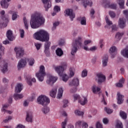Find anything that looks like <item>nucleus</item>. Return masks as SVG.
I'll return each mask as SVG.
<instances>
[{"instance_id": "obj_1", "label": "nucleus", "mask_w": 128, "mask_h": 128, "mask_svg": "<svg viewBox=\"0 0 128 128\" xmlns=\"http://www.w3.org/2000/svg\"><path fill=\"white\" fill-rule=\"evenodd\" d=\"M34 38L40 42H46L44 44V52L46 56H50V34L48 32L44 30H40L34 34Z\"/></svg>"}, {"instance_id": "obj_2", "label": "nucleus", "mask_w": 128, "mask_h": 128, "mask_svg": "<svg viewBox=\"0 0 128 128\" xmlns=\"http://www.w3.org/2000/svg\"><path fill=\"white\" fill-rule=\"evenodd\" d=\"M46 18L40 12H36L31 16L30 24L32 28H38L42 24H44Z\"/></svg>"}, {"instance_id": "obj_3", "label": "nucleus", "mask_w": 128, "mask_h": 128, "mask_svg": "<svg viewBox=\"0 0 128 128\" xmlns=\"http://www.w3.org/2000/svg\"><path fill=\"white\" fill-rule=\"evenodd\" d=\"M66 62H62L61 63V66L54 67L56 72L58 76H62V80L65 82H66L68 80V76L66 74H64V68H66Z\"/></svg>"}, {"instance_id": "obj_4", "label": "nucleus", "mask_w": 128, "mask_h": 128, "mask_svg": "<svg viewBox=\"0 0 128 128\" xmlns=\"http://www.w3.org/2000/svg\"><path fill=\"white\" fill-rule=\"evenodd\" d=\"M72 48L71 52V54L74 56V54L78 52V48L82 46V37H78V39L75 40V42L72 43Z\"/></svg>"}, {"instance_id": "obj_5", "label": "nucleus", "mask_w": 128, "mask_h": 128, "mask_svg": "<svg viewBox=\"0 0 128 128\" xmlns=\"http://www.w3.org/2000/svg\"><path fill=\"white\" fill-rule=\"evenodd\" d=\"M37 102L39 104H42V106H48L50 102L48 98L44 95L39 96L37 98Z\"/></svg>"}, {"instance_id": "obj_6", "label": "nucleus", "mask_w": 128, "mask_h": 128, "mask_svg": "<svg viewBox=\"0 0 128 128\" xmlns=\"http://www.w3.org/2000/svg\"><path fill=\"white\" fill-rule=\"evenodd\" d=\"M46 76V71L44 70V66H41L40 68L38 73L36 74V76L38 78L40 82H42L44 76Z\"/></svg>"}, {"instance_id": "obj_7", "label": "nucleus", "mask_w": 128, "mask_h": 128, "mask_svg": "<svg viewBox=\"0 0 128 128\" xmlns=\"http://www.w3.org/2000/svg\"><path fill=\"white\" fill-rule=\"evenodd\" d=\"M14 50L16 52V58H20V57L24 54V50L22 48L16 47Z\"/></svg>"}, {"instance_id": "obj_8", "label": "nucleus", "mask_w": 128, "mask_h": 128, "mask_svg": "<svg viewBox=\"0 0 128 128\" xmlns=\"http://www.w3.org/2000/svg\"><path fill=\"white\" fill-rule=\"evenodd\" d=\"M0 66L1 68V70L3 74H4V72H6L8 70V64L4 60H3L0 62Z\"/></svg>"}, {"instance_id": "obj_9", "label": "nucleus", "mask_w": 128, "mask_h": 128, "mask_svg": "<svg viewBox=\"0 0 128 128\" xmlns=\"http://www.w3.org/2000/svg\"><path fill=\"white\" fill-rule=\"evenodd\" d=\"M96 76L98 78V83L99 84H102V82H106V76L102 73L96 74Z\"/></svg>"}, {"instance_id": "obj_10", "label": "nucleus", "mask_w": 128, "mask_h": 128, "mask_svg": "<svg viewBox=\"0 0 128 128\" xmlns=\"http://www.w3.org/2000/svg\"><path fill=\"white\" fill-rule=\"evenodd\" d=\"M65 12L67 16H70V20H74V18H76V14L74 13L72 10V9H67L65 10Z\"/></svg>"}, {"instance_id": "obj_11", "label": "nucleus", "mask_w": 128, "mask_h": 128, "mask_svg": "<svg viewBox=\"0 0 128 128\" xmlns=\"http://www.w3.org/2000/svg\"><path fill=\"white\" fill-rule=\"evenodd\" d=\"M70 86H80V80L77 78H74L73 80L69 82Z\"/></svg>"}, {"instance_id": "obj_12", "label": "nucleus", "mask_w": 128, "mask_h": 128, "mask_svg": "<svg viewBox=\"0 0 128 128\" xmlns=\"http://www.w3.org/2000/svg\"><path fill=\"white\" fill-rule=\"evenodd\" d=\"M52 0H42L43 4H44V6L46 8V12H48V10L50 8H52Z\"/></svg>"}, {"instance_id": "obj_13", "label": "nucleus", "mask_w": 128, "mask_h": 128, "mask_svg": "<svg viewBox=\"0 0 128 128\" xmlns=\"http://www.w3.org/2000/svg\"><path fill=\"white\" fill-rule=\"evenodd\" d=\"M26 64V60L21 59L19 61L18 64V70H20V68H24Z\"/></svg>"}, {"instance_id": "obj_14", "label": "nucleus", "mask_w": 128, "mask_h": 128, "mask_svg": "<svg viewBox=\"0 0 128 128\" xmlns=\"http://www.w3.org/2000/svg\"><path fill=\"white\" fill-rule=\"evenodd\" d=\"M58 80V77H54V76H50L49 77V80H46V83L48 84H50L52 86Z\"/></svg>"}, {"instance_id": "obj_15", "label": "nucleus", "mask_w": 128, "mask_h": 128, "mask_svg": "<svg viewBox=\"0 0 128 128\" xmlns=\"http://www.w3.org/2000/svg\"><path fill=\"white\" fill-rule=\"evenodd\" d=\"M6 36L8 40L10 42H12V40H14V35H12V31L10 30H8L7 31Z\"/></svg>"}, {"instance_id": "obj_16", "label": "nucleus", "mask_w": 128, "mask_h": 128, "mask_svg": "<svg viewBox=\"0 0 128 128\" xmlns=\"http://www.w3.org/2000/svg\"><path fill=\"white\" fill-rule=\"evenodd\" d=\"M117 100L118 104H122L124 102V96L120 94V92L117 93Z\"/></svg>"}, {"instance_id": "obj_17", "label": "nucleus", "mask_w": 128, "mask_h": 128, "mask_svg": "<svg viewBox=\"0 0 128 128\" xmlns=\"http://www.w3.org/2000/svg\"><path fill=\"white\" fill-rule=\"evenodd\" d=\"M12 0H2L0 2V5L2 8H8V2Z\"/></svg>"}, {"instance_id": "obj_18", "label": "nucleus", "mask_w": 128, "mask_h": 128, "mask_svg": "<svg viewBox=\"0 0 128 128\" xmlns=\"http://www.w3.org/2000/svg\"><path fill=\"white\" fill-rule=\"evenodd\" d=\"M126 20L124 18H120L118 21V26L120 28H124L126 26Z\"/></svg>"}, {"instance_id": "obj_19", "label": "nucleus", "mask_w": 128, "mask_h": 128, "mask_svg": "<svg viewBox=\"0 0 128 128\" xmlns=\"http://www.w3.org/2000/svg\"><path fill=\"white\" fill-rule=\"evenodd\" d=\"M116 50H117V49L116 46H113L110 48V53L112 55L111 56L112 58H114L116 56V54L114 53V52H116Z\"/></svg>"}, {"instance_id": "obj_20", "label": "nucleus", "mask_w": 128, "mask_h": 128, "mask_svg": "<svg viewBox=\"0 0 128 128\" xmlns=\"http://www.w3.org/2000/svg\"><path fill=\"white\" fill-rule=\"evenodd\" d=\"M26 120L28 122H32V114L31 112H26Z\"/></svg>"}, {"instance_id": "obj_21", "label": "nucleus", "mask_w": 128, "mask_h": 128, "mask_svg": "<svg viewBox=\"0 0 128 128\" xmlns=\"http://www.w3.org/2000/svg\"><path fill=\"white\" fill-rule=\"evenodd\" d=\"M78 102L82 106H84L86 104L88 103V98L86 97L83 96V98L78 100Z\"/></svg>"}, {"instance_id": "obj_22", "label": "nucleus", "mask_w": 128, "mask_h": 128, "mask_svg": "<svg viewBox=\"0 0 128 128\" xmlns=\"http://www.w3.org/2000/svg\"><path fill=\"white\" fill-rule=\"evenodd\" d=\"M108 54H106L103 58V66H108Z\"/></svg>"}, {"instance_id": "obj_23", "label": "nucleus", "mask_w": 128, "mask_h": 128, "mask_svg": "<svg viewBox=\"0 0 128 128\" xmlns=\"http://www.w3.org/2000/svg\"><path fill=\"white\" fill-rule=\"evenodd\" d=\"M121 54L123 56L128 58V46H126L124 50L121 51Z\"/></svg>"}, {"instance_id": "obj_24", "label": "nucleus", "mask_w": 128, "mask_h": 128, "mask_svg": "<svg viewBox=\"0 0 128 128\" xmlns=\"http://www.w3.org/2000/svg\"><path fill=\"white\" fill-rule=\"evenodd\" d=\"M1 18L3 20H6L7 22H10V20H8V18L6 17V15H4V14H6V12L4 10H2L0 12Z\"/></svg>"}, {"instance_id": "obj_25", "label": "nucleus", "mask_w": 128, "mask_h": 128, "mask_svg": "<svg viewBox=\"0 0 128 128\" xmlns=\"http://www.w3.org/2000/svg\"><path fill=\"white\" fill-rule=\"evenodd\" d=\"M78 20L80 21V24L82 26H86V17H79Z\"/></svg>"}, {"instance_id": "obj_26", "label": "nucleus", "mask_w": 128, "mask_h": 128, "mask_svg": "<svg viewBox=\"0 0 128 128\" xmlns=\"http://www.w3.org/2000/svg\"><path fill=\"white\" fill-rule=\"evenodd\" d=\"M22 84H17L15 88V92L17 93L20 92L22 90Z\"/></svg>"}, {"instance_id": "obj_27", "label": "nucleus", "mask_w": 128, "mask_h": 128, "mask_svg": "<svg viewBox=\"0 0 128 128\" xmlns=\"http://www.w3.org/2000/svg\"><path fill=\"white\" fill-rule=\"evenodd\" d=\"M84 6L85 8H86V6H92V2L90 0H86L83 2Z\"/></svg>"}, {"instance_id": "obj_28", "label": "nucleus", "mask_w": 128, "mask_h": 128, "mask_svg": "<svg viewBox=\"0 0 128 128\" xmlns=\"http://www.w3.org/2000/svg\"><path fill=\"white\" fill-rule=\"evenodd\" d=\"M106 20L107 25H106L104 26L105 28H110V26L112 24V22L110 20H108V16L106 17Z\"/></svg>"}, {"instance_id": "obj_29", "label": "nucleus", "mask_w": 128, "mask_h": 128, "mask_svg": "<svg viewBox=\"0 0 128 128\" xmlns=\"http://www.w3.org/2000/svg\"><path fill=\"white\" fill-rule=\"evenodd\" d=\"M56 52L58 56H62L64 55V51H62V50L60 48H58L56 50Z\"/></svg>"}, {"instance_id": "obj_30", "label": "nucleus", "mask_w": 128, "mask_h": 128, "mask_svg": "<svg viewBox=\"0 0 128 128\" xmlns=\"http://www.w3.org/2000/svg\"><path fill=\"white\" fill-rule=\"evenodd\" d=\"M124 34V32H118L116 34L115 38H116L117 40H120Z\"/></svg>"}, {"instance_id": "obj_31", "label": "nucleus", "mask_w": 128, "mask_h": 128, "mask_svg": "<svg viewBox=\"0 0 128 128\" xmlns=\"http://www.w3.org/2000/svg\"><path fill=\"white\" fill-rule=\"evenodd\" d=\"M8 108V105H4L3 106V108L2 109V112H6L7 114H11L12 111L8 110H6V108Z\"/></svg>"}, {"instance_id": "obj_32", "label": "nucleus", "mask_w": 128, "mask_h": 128, "mask_svg": "<svg viewBox=\"0 0 128 128\" xmlns=\"http://www.w3.org/2000/svg\"><path fill=\"white\" fill-rule=\"evenodd\" d=\"M120 116L122 118V120H126V118H128V115L126 113L122 110H120Z\"/></svg>"}, {"instance_id": "obj_33", "label": "nucleus", "mask_w": 128, "mask_h": 128, "mask_svg": "<svg viewBox=\"0 0 128 128\" xmlns=\"http://www.w3.org/2000/svg\"><path fill=\"white\" fill-rule=\"evenodd\" d=\"M62 94H64V90L62 89V88H60L58 89V94L56 98H60L62 96Z\"/></svg>"}, {"instance_id": "obj_34", "label": "nucleus", "mask_w": 128, "mask_h": 128, "mask_svg": "<svg viewBox=\"0 0 128 128\" xmlns=\"http://www.w3.org/2000/svg\"><path fill=\"white\" fill-rule=\"evenodd\" d=\"M24 98V96L22 94H14V98L16 100H20V98Z\"/></svg>"}, {"instance_id": "obj_35", "label": "nucleus", "mask_w": 128, "mask_h": 128, "mask_svg": "<svg viewBox=\"0 0 128 128\" xmlns=\"http://www.w3.org/2000/svg\"><path fill=\"white\" fill-rule=\"evenodd\" d=\"M56 88L52 89L50 92V96H52V98H56Z\"/></svg>"}, {"instance_id": "obj_36", "label": "nucleus", "mask_w": 128, "mask_h": 128, "mask_svg": "<svg viewBox=\"0 0 128 128\" xmlns=\"http://www.w3.org/2000/svg\"><path fill=\"white\" fill-rule=\"evenodd\" d=\"M118 4L120 5V8H124V0H118Z\"/></svg>"}, {"instance_id": "obj_37", "label": "nucleus", "mask_w": 128, "mask_h": 128, "mask_svg": "<svg viewBox=\"0 0 128 128\" xmlns=\"http://www.w3.org/2000/svg\"><path fill=\"white\" fill-rule=\"evenodd\" d=\"M106 8H112V10H116V4H111L110 3L107 4L106 5Z\"/></svg>"}, {"instance_id": "obj_38", "label": "nucleus", "mask_w": 128, "mask_h": 128, "mask_svg": "<svg viewBox=\"0 0 128 128\" xmlns=\"http://www.w3.org/2000/svg\"><path fill=\"white\" fill-rule=\"evenodd\" d=\"M4 47L2 46V45L0 44V60L2 58V54H4Z\"/></svg>"}, {"instance_id": "obj_39", "label": "nucleus", "mask_w": 128, "mask_h": 128, "mask_svg": "<svg viewBox=\"0 0 128 128\" xmlns=\"http://www.w3.org/2000/svg\"><path fill=\"white\" fill-rule=\"evenodd\" d=\"M92 90L94 94H96V92H100V88L96 87V86H93L92 87Z\"/></svg>"}, {"instance_id": "obj_40", "label": "nucleus", "mask_w": 128, "mask_h": 128, "mask_svg": "<svg viewBox=\"0 0 128 128\" xmlns=\"http://www.w3.org/2000/svg\"><path fill=\"white\" fill-rule=\"evenodd\" d=\"M124 128V125H122V122L120 120H118L116 126V128Z\"/></svg>"}, {"instance_id": "obj_41", "label": "nucleus", "mask_w": 128, "mask_h": 128, "mask_svg": "<svg viewBox=\"0 0 128 128\" xmlns=\"http://www.w3.org/2000/svg\"><path fill=\"white\" fill-rule=\"evenodd\" d=\"M28 61L29 64V66H32L34 64V58H30L28 59Z\"/></svg>"}, {"instance_id": "obj_42", "label": "nucleus", "mask_w": 128, "mask_h": 128, "mask_svg": "<svg viewBox=\"0 0 128 128\" xmlns=\"http://www.w3.org/2000/svg\"><path fill=\"white\" fill-rule=\"evenodd\" d=\"M24 22L25 28H26V30H28V20H26V17L24 18Z\"/></svg>"}, {"instance_id": "obj_43", "label": "nucleus", "mask_w": 128, "mask_h": 128, "mask_svg": "<svg viewBox=\"0 0 128 128\" xmlns=\"http://www.w3.org/2000/svg\"><path fill=\"white\" fill-rule=\"evenodd\" d=\"M42 112H44V114H48V112H50V108L48 107H44V108H42Z\"/></svg>"}, {"instance_id": "obj_44", "label": "nucleus", "mask_w": 128, "mask_h": 128, "mask_svg": "<svg viewBox=\"0 0 128 128\" xmlns=\"http://www.w3.org/2000/svg\"><path fill=\"white\" fill-rule=\"evenodd\" d=\"M59 24H60V22H54L53 24V27L52 28V30H56V27L58 26H59Z\"/></svg>"}, {"instance_id": "obj_45", "label": "nucleus", "mask_w": 128, "mask_h": 128, "mask_svg": "<svg viewBox=\"0 0 128 128\" xmlns=\"http://www.w3.org/2000/svg\"><path fill=\"white\" fill-rule=\"evenodd\" d=\"M73 97H74V102H76V100H80V95H78L77 94H74V95H73Z\"/></svg>"}, {"instance_id": "obj_46", "label": "nucleus", "mask_w": 128, "mask_h": 128, "mask_svg": "<svg viewBox=\"0 0 128 128\" xmlns=\"http://www.w3.org/2000/svg\"><path fill=\"white\" fill-rule=\"evenodd\" d=\"M75 114H76V116H84V112L80 110H76L75 111Z\"/></svg>"}, {"instance_id": "obj_47", "label": "nucleus", "mask_w": 128, "mask_h": 128, "mask_svg": "<svg viewBox=\"0 0 128 128\" xmlns=\"http://www.w3.org/2000/svg\"><path fill=\"white\" fill-rule=\"evenodd\" d=\"M86 76H88V70H83L82 74V78H86Z\"/></svg>"}, {"instance_id": "obj_48", "label": "nucleus", "mask_w": 128, "mask_h": 128, "mask_svg": "<svg viewBox=\"0 0 128 128\" xmlns=\"http://www.w3.org/2000/svg\"><path fill=\"white\" fill-rule=\"evenodd\" d=\"M19 32H20V38H23L24 37V30L23 29H20L19 30Z\"/></svg>"}, {"instance_id": "obj_49", "label": "nucleus", "mask_w": 128, "mask_h": 128, "mask_svg": "<svg viewBox=\"0 0 128 128\" xmlns=\"http://www.w3.org/2000/svg\"><path fill=\"white\" fill-rule=\"evenodd\" d=\"M66 122H68V119L66 118L64 122H62V128H66Z\"/></svg>"}, {"instance_id": "obj_50", "label": "nucleus", "mask_w": 128, "mask_h": 128, "mask_svg": "<svg viewBox=\"0 0 128 128\" xmlns=\"http://www.w3.org/2000/svg\"><path fill=\"white\" fill-rule=\"evenodd\" d=\"M109 15L111 18H116V13L112 11L109 12Z\"/></svg>"}, {"instance_id": "obj_51", "label": "nucleus", "mask_w": 128, "mask_h": 128, "mask_svg": "<svg viewBox=\"0 0 128 128\" xmlns=\"http://www.w3.org/2000/svg\"><path fill=\"white\" fill-rule=\"evenodd\" d=\"M104 110L107 114H112V110L106 107L104 108Z\"/></svg>"}, {"instance_id": "obj_52", "label": "nucleus", "mask_w": 128, "mask_h": 128, "mask_svg": "<svg viewBox=\"0 0 128 128\" xmlns=\"http://www.w3.org/2000/svg\"><path fill=\"white\" fill-rule=\"evenodd\" d=\"M35 46H36V50H38L40 48V46H42V44L40 43H35Z\"/></svg>"}, {"instance_id": "obj_53", "label": "nucleus", "mask_w": 128, "mask_h": 128, "mask_svg": "<svg viewBox=\"0 0 128 128\" xmlns=\"http://www.w3.org/2000/svg\"><path fill=\"white\" fill-rule=\"evenodd\" d=\"M64 104L63 108H66V106H68V100H64Z\"/></svg>"}, {"instance_id": "obj_54", "label": "nucleus", "mask_w": 128, "mask_h": 128, "mask_svg": "<svg viewBox=\"0 0 128 128\" xmlns=\"http://www.w3.org/2000/svg\"><path fill=\"white\" fill-rule=\"evenodd\" d=\"M54 11L58 12H60V6H56L54 8Z\"/></svg>"}, {"instance_id": "obj_55", "label": "nucleus", "mask_w": 128, "mask_h": 128, "mask_svg": "<svg viewBox=\"0 0 128 128\" xmlns=\"http://www.w3.org/2000/svg\"><path fill=\"white\" fill-rule=\"evenodd\" d=\"M70 76H74V71L72 68H70Z\"/></svg>"}, {"instance_id": "obj_56", "label": "nucleus", "mask_w": 128, "mask_h": 128, "mask_svg": "<svg viewBox=\"0 0 128 128\" xmlns=\"http://www.w3.org/2000/svg\"><path fill=\"white\" fill-rule=\"evenodd\" d=\"M108 118H105L102 120V122L104 124H108Z\"/></svg>"}, {"instance_id": "obj_57", "label": "nucleus", "mask_w": 128, "mask_h": 128, "mask_svg": "<svg viewBox=\"0 0 128 128\" xmlns=\"http://www.w3.org/2000/svg\"><path fill=\"white\" fill-rule=\"evenodd\" d=\"M18 18V14L16 13H13L12 15V20H16Z\"/></svg>"}, {"instance_id": "obj_58", "label": "nucleus", "mask_w": 128, "mask_h": 128, "mask_svg": "<svg viewBox=\"0 0 128 128\" xmlns=\"http://www.w3.org/2000/svg\"><path fill=\"white\" fill-rule=\"evenodd\" d=\"M82 121H78L76 124V128L82 126Z\"/></svg>"}, {"instance_id": "obj_59", "label": "nucleus", "mask_w": 128, "mask_h": 128, "mask_svg": "<svg viewBox=\"0 0 128 128\" xmlns=\"http://www.w3.org/2000/svg\"><path fill=\"white\" fill-rule=\"evenodd\" d=\"M96 128H102V124L100 123V122H97L96 124Z\"/></svg>"}, {"instance_id": "obj_60", "label": "nucleus", "mask_w": 128, "mask_h": 128, "mask_svg": "<svg viewBox=\"0 0 128 128\" xmlns=\"http://www.w3.org/2000/svg\"><path fill=\"white\" fill-rule=\"evenodd\" d=\"M112 32H116V31L117 28H116V25L114 24L112 26Z\"/></svg>"}, {"instance_id": "obj_61", "label": "nucleus", "mask_w": 128, "mask_h": 128, "mask_svg": "<svg viewBox=\"0 0 128 128\" xmlns=\"http://www.w3.org/2000/svg\"><path fill=\"white\" fill-rule=\"evenodd\" d=\"M123 14H124L126 16V17L128 20V10H124Z\"/></svg>"}, {"instance_id": "obj_62", "label": "nucleus", "mask_w": 128, "mask_h": 128, "mask_svg": "<svg viewBox=\"0 0 128 128\" xmlns=\"http://www.w3.org/2000/svg\"><path fill=\"white\" fill-rule=\"evenodd\" d=\"M12 116H8V118L4 120V122H8V120H12Z\"/></svg>"}, {"instance_id": "obj_63", "label": "nucleus", "mask_w": 128, "mask_h": 128, "mask_svg": "<svg viewBox=\"0 0 128 128\" xmlns=\"http://www.w3.org/2000/svg\"><path fill=\"white\" fill-rule=\"evenodd\" d=\"M82 128H88V124L84 122L82 124Z\"/></svg>"}, {"instance_id": "obj_64", "label": "nucleus", "mask_w": 128, "mask_h": 128, "mask_svg": "<svg viewBox=\"0 0 128 128\" xmlns=\"http://www.w3.org/2000/svg\"><path fill=\"white\" fill-rule=\"evenodd\" d=\"M16 128H26V127L22 124H19L17 126Z\"/></svg>"}]
</instances>
